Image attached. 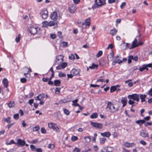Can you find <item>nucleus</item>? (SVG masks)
Listing matches in <instances>:
<instances>
[{
	"label": "nucleus",
	"mask_w": 152,
	"mask_h": 152,
	"mask_svg": "<svg viewBox=\"0 0 152 152\" xmlns=\"http://www.w3.org/2000/svg\"><path fill=\"white\" fill-rule=\"evenodd\" d=\"M106 110L110 113H114L118 110V109L115 107L114 105L110 102H108L107 106L106 107Z\"/></svg>",
	"instance_id": "1"
},
{
	"label": "nucleus",
	"mask_w": 152,
	"mask_h": 152,
	"mask_svg": "<svg viewBox=\"0 0 152 152\" xmlns=\"http://www.w3.org/2000/svg\"><path fill=\"white\" fill-rule=\"evenodd\" d=\"M105 0L102 1L101 0H95V4L93 5L92 7L93 9H94L96 8H98L105 4Z\"/></svg>",
	"instance_id": "2"
},
{
	"label": "nucleus",
	"mask_w": 152,
	"mask_h": 152,
	"mask_svg": "<svg viewBox=\"0 0 152 152\" xmlns=\"http://www.w3.org/2000/svg\"><path fill=\"white\" fill-rule=\"evenodd\" d=\"M30 32L31 34L34 35L36 34L41 35L42 33L41 28L38 27H31L30 29Z\"/></svg>",
	"instance_id": "3"
},
{
	"label": "nucleus",
	"mask_w": 152,
	"mask_h": 152,
	"mask_svg": "<svg viewBox=\"0 0 152 152\" xmlns=\"http://www.w3.org/2000/svg\"><path fill=\"white\" fill-rule=\"evenodd\" d=\"M128 98L129 99H132L133 101H136L137 102L140 100L139 94H133L129 95L128 96Z\"/></svg>",
	"instance_id": "4"
},
{
	"label": "nucleus",
	"mask_w": 152,
	"mask_h": 152,
	"mask_svg": "<svg viewBox=\"0 0 152 152\" xmlns=\"http://www.w3.org/2000/svg\"><path fill=\"white\" fill-rule=\"evenodd\" d=\"M40 14L42 18L44 19H46L48 16V12L45 9H42L40 12Z\"/></svg>",
	"instance_id": "5"
},
{
	"label": "nucleus",
	"mask_w": 152,
	"mask_h": 152,
	"mask_svg": "<svg viewBox=\"0 0 152 152\" xmlns=\"http://www.w3.org/2000/svg\"><path fill=\"white\" fill-rule=\"evenodd\" d=\"M90 124L92 126L96 129H102L103 127V124L101 123L91 121Z\"/></svg>",
	"instance_id": "6"
},
{
	"label": "nucleus",
	"mask_w": 152,
	"mask_h": 152,
	"mask_svg": "<svg viewBox=\"0 0 152 152\" xmlns=\"http://www.w3.org/2000/svg\"><path fill=\"white\" fill-rule=\"evenodd\" d=\"M50 18L54 21H56L58 18L57 13L56 12H54L50 15Z\"/></svg>",
	"instance_id": "7"
},
{
	"label": "nucleus",
	"mask_w": 152,
	"mask_h": 152,
	"mask_svg": "<svg viewBox=\"0 0 152 152\" xmlns=\"http://www.w3.org/2000/svg\"><path fill=\"white\" fill-rule=\"evenodd\" d=\"M76 10V6L74 5L70 6L69 8V11L71 13H74Z\"/></svg>",
	"instance_id": "8"
},
{
	"label": "nucleus",
	"mask_w": 152,
	"mask_h": 152,
	"mask_svg": "<svg viewBox=\"0 0 152 152\" xmlns=\"http://www.w3.org/2000/svg\"><path fill=\"white\" fill-rule=\"evenodd\" d=\"M80 71L78 69H73L71 71V73L74 76H76L79 74Z\"/></svg>",
	"instance_id": "9"
},
{
	"label": "nucleus",
	"mask_w": 152,
	"mask_h": 152,
	"mask_svg": "<svg viewBox=\"0 0 152 152\" xmlns=\"http://www.w3.org/2000/svg\"><path fill=\"white\" fill-rule=\"evenodd\" d=\"M140 135L143 137L146 138L148 137V132L143 130H142L140 133Z\"/></svg>",
	"instance_id": "10"
},
{
	"label": "nucleus",
	"mask_w": 152,
	"mask_h": 152,
	"mask_svg": "<svg viewBox=\"0 0 152 152\" xmlns=\"http://www.w3.org/2000/svg\"><path fill=\"white\" fill-rule=\"evenodd\" d=\"M17 143L19 146H22L25 144V141L24 140H23L19 139L17 140Z\"/></svg>",
	"instance_id": "11"
},
{
	"label": "nucleus",
	"mask_w": 152,
	"mask_h": 152,
	"mask_svg": "<svg viewBox=\"0 0 152 152\" xmlns=\"http://www.w3.org/2000/svg\"><path fill=\"white\" fill-rule=\"evenodd\" d=\"M63 57L61 55H59L56 57V62H57L60 61V62H62L63 61Z\"/></svg>",
	"instance_id": "12"
},
{
	"label": "nucleus",
	"mask_w": 152,
	"mask_h": 152,
	"mask_svg": "<svg viewBox=\"0 0 152 152\" xmlns=\"http://www.w3.org/2000/svg\"><path fill=\"white\" fill-rule=\"evenodd\" d=\"M139 97L141 100V102H145V99L146 98V95L145 94H139Z\"/></svg>",
	"instance_id": "13"
},
{
	"label": "nucleus",
	"mask_w": 152,
	"mask_h": 152,
	"mask_svg": "<svg viewBox=\"0 0 152 152\" xmlns=\"http://www.w3.org/2000/svg\"><path fill=\"white\" fill-rule=\"evenodd\" d=\"M127 100L126 97L122 98L121 102L123 104L122 106L123 107L126 106L127 104Z\"/></svg>",
	"instance_id": "14"
},
{
	"label": "nucleus",
	"mask_w": 152,
	"mask_h": 152,
	"mask_svg": "<svg viewBox=\"0 0 152 152\" xmlns=\"http://www.w3.org/2000/svg\"><path fill=\"white\" fill-rule=\"evenodd\" d=\"M48 23L49 26H54L55 24H57L58 23V22L54 20L50 21L48 22Z\"/></svg>",
	"instance_id": "15"
},
{
	"label": "nucleus",
	"mask_w": 152,
	"mask_h": 152,
	"mask_svg": "<svg viewBox=\"0 0 152 152\" xmlns=\"http://www.w3.org/2000/svg\"><path fill=\"white\" fill-rule=\"evenodd\" d=\"M135 145V144L134 143H129L127 142H126L124 143V145L125 147L129 148L130 147H132L133 146Z\"/></svg>",
	"instance_id": "16"
},
{
	"label": "nucleus",
	"mask_w": 152,
	"mask_h": 152,
	"mask_svg": "<svg viewBox=\"0 0 152 152\" xmlns=\"http://www.w3.org/2000/svg\"><path fill=\"white\" fill-rule=\"evenodd\" d=\"M100 134L102 136L107 137H109L111 135L110 133L109 132L101 133Z\"/></svg>",
	"instance_id": "17"
},
{
	"label": "nucleus",
	"mask_w": 152,
	"mask_h": 152,
	"mask_svg": "<svg viewBox=\"0 0 152 152\" xmlns=\"http://www.w3.org/2000/svg\"><path fill=\"white\" fill-rule=\"evenodd\" d=\"M117 30L115 28L111 29L110 31V34L112 36H114L116 34Z\"/></svg>",
	"instance_id": "18"
},
{
	"label": "nucleus",
	"mask_w": 152,
	"mask_h": 152,
	"mask_svg": "<svg viewBox=\"0 0 152 152\" xmlns=\"http://www.w3.org/2000/svg\"><path fill=\"white\" fill-rule=\"evenodd\" d=\"M110 148L111 149L112 148L110 147L103 148L102 149L101 151L102 152H110V151L108 149Z\"/></svg>",
	"instance_id": "19"
},
{
	"label": "nucleus",
	"mask_w": 152,
	"mask_h": 152,
	"mask_svg": "<svg viewBox=\"0 0 152 152\" xmlns=\"http://www.w3.org/2000/svg\"><path fill=\"white\" fill-rule=\"evenodd\" d=\"M61 83V82L60 80H56L54 81V84L55 86H58L60 85Z\"/></svg>",
	"instance_id": "20"
},
{
	"label": "nucleus",
	"mask_w": 152,
	"mask_h": 152,
	"mask_svg": "<svg viewBox=\"0 0 152 152\" xmlns=\"http://www.w3.org/2000/svg\"><path fill=\"white\" fill-rule=\"evenodd\" d=\"M3 83L5 87H7L8 85V81L6 79H4L3 81Z\"/></svg>",
	"instance_id": "21"
},
{
	"label": "nucleus",
	"mask_w": 152,
	"mask_h": 152,
	"mask_svg": "<svg viewBox=\"0 0 152 152\" xmlns=\"http://www.w3.org/2000/svg\"><path fill=\"white\" fill-rule=\"evenodd\" d=\"M145 122V121L144 120H141L137 121L136 122L137 124L140 125L144 123Z\"/></svg>",
	"instance_id": "22"
},
{
	"label": "nucleus",
	"mask_w": 152,
	"mask_h": 152,
	"mask_svg": "<svg viewBox=\"0 0 152 152\" xmlns=\"http://www.w3.org/2000/svg\"><path fill=\"white\" fill-rule=\"evenodd\" d=\"M53 130L55 131L57 133H59L60 132V130L56 124Z\"/></svg>",
	"instance_id": "23"
},
{
	"label": "nucleus",
	"mask_w": 152,
	"mask_h": 152,
	"mask_svg": "<svg viewBox=\"0 0 152 152\" xmlns=\"http://www.w3.org/2000/svg\"><path fill=\"white\" fill-rule=\"evenodd\" d=\"M8 106L10 108L14 107L15 106L14 102L12 101L10 102L8 104Z\"/></svg>",
	"instance_id": "24"
},
{
	"label": "nucleus",
	"mask_w": 152,
	"mask_h": 152,
	"mask_svg": "<svg viewBox=\"0 0 152 152\" xmlns=\"http://www.w3.org/2000/svg\"><path fill=\"white\" fill-rule=\"evenodd\" d=\"M4 122H6L7 123L10 124L11 123V118L8 117L7 118H4Z\"/></svg>",
	"instance_id": "25"
},
{
	"label": "nucleus",
	"mask_w": 152,
	"mask_h": 152,
	"mask_svg": "<svg viewBox=\"0 0 152 152\" xmlns=\"http://www.w3.org/2000/svg\"><path fill=\"white\" fill-rule=\"evenodd\" d=\"M56 125V124H53L52 123H50L48 124V127L51 129H53L55 126Z\"/></svg>",
	"instance_id": "26"
},
{
	"label": "nucleus",
	"mask_w": 152,
	"mask_h": 152,
	"mask_svg": "<svg viewBox=\"0 0 152 152\" xmlns=\"http://www.w3.org/2000/svg\"><path fill=\"white\" fill-rule=\"evenodd\" d=\"M98 117V114L96 113H93L91 115L90 118H91L94 119L97 118Z\"/></svg>",
	"instance_id": "27"
},
{
	"label": "nucleus",
	"mask_w": 152,
	"mask_h": 152,
	"mask_svg": "<svg viewBox=\"0 0 152 152\" xmlns=\"http://www.w3.org/2000/svg\"><path fill=\"white\" fill-rule=\"evenodd\" d=\"M43 26L44 27L47 28L49 26V23L48 21H45L42 23Z\"/></svg>",
	"instance_id": "28"
},
{
	"label": "nucleus",
	"mask_w": 152,
	"mask_h": 152,
	"mask_svg": "<svg viewBox=\"0 0 152 152\" xmlns=\"http://www.w3.org/2000/svg\"><path fill=\"white\" fill-rule=\"evenodd\" d=\"M98 66V65L93 64L91 66H89V67L91 69H96Z\"/></svg>",
	"instance_id": "29"
},
{
	"label": "nucleus",
	"mask_w": 152,
	"mask_h": 152,
	"mask_svg": "<svg viewBox=\"0 0 152 152\" xmlns=\"http://www.w3.org/2000/svg\"><path fill=\"white\" fill-rule=\"evenodd\" d=\"M117 89V88H116V86H112L110 89V92L111 93H112L114 92L115 91H116Z\"/></svg>",
	"instance_id": "30"
},
{
	"label": "nucleus",
	"mask_w": 152,
	"mask_h": 152,
	"mask_svg": "<svg viewBox=\"0 0 152 152\" xmlns=\"http://www.w3.org/2000/svg\"><path fill=\"white\" fill-rule=\"evenodd\" d=\"M84 139H85V142L86 143H88L90 141L91 137L89 136L85 137Z\"/></svg>",
	"instance_id": "31"
},
{
	"label": "nucleus",
	"mask_w": 152,
	"mask_h": 152,
	"mask_svg": "<svg viewBox=\"0 0 152 152\" xmlns=\"http://www.w3.org/2000/svg\"><path fill=\"white\" fill-rule=\"evenodd\" d=\"M90 19L89 18L86 19L85 21V23L86 26H90Z\"/></svg>",
	"instance_id": "32"
},
{
	"label": "nucleus",
	"mask_w": 152,
	"mask_h": 152,
	"mask_svg": "<svg viewBox=\"0 0 152 152\" xmlns=\"http://www.w3.org/2000/svg\"><path fill=\"white\" fill-rule=\"evenodd\" d=\"M133 58V56L132 55H130L128 56V64H130L132 62V60Z\"/></svg>",
	"instance_id": "33"
},
{
	"label": "nucleus",
	"mask_w": 152,
	"mask_h": 152,
	"mask_svg": "<svg viewBox=\"0 0 152 152\" xmlns=\"http://www.w3.org/2000/svg\"><path fill=\"white\" fill-rule=\"evenodd\" d=\"M21 38V35L19 34L18 37H17L15 38V41L17 42H20V40Z\"/></svg>",
	"instance_id": "34"
},
{
	"label": "nucleus",
	"mask_w": 152,
	"mask_h": 152,
	"mask_svg": "<svg viewBox=\"0 0 152 152\" xmlns=\"http://www.w3.org/2000/svg\"><path fill=\"white\" fill-rule=\"evenodd\" d=\"M114 56V54L113 52H111L109 55H108V57L110 58L111 60L113 59Z\"/></svg>",
	"instance_id": "35"
},
{
	"label": "nucleus",
	"mask_w": 152,
	"mask_h": 152,
	"mask_svg": "<svg viewBox=\"0 0 152 152\" xmlns=\"http://www.w3.org/2000/svg\"><path fill=\"white\" fill-rule=\"evenodd\" d=\"M61 88L56 87L55 89V92L56 94H58L60 93Z\"/></svg>",
	"instance_id": "36"
},
{
	"label": "nucleus",
	"mask_w": 152,
	"mask_h": 152,
	"mask_svg": "<svg viewBox=\"0 0 152 152\" xmlns=\"http://www.w3.org/2000/svg\"><path fill=\"white\" fill-rule=\"evenodd\" d=\"M39 96H40V101L43 100L45 98V94L44 93H42L39 94Z\"/></svg>",
	"instance_id": "37"
},
{
	"label": "nucleus",
	"mask_w": 152,
	"mask_h": 152,
	"mask_svg": "<svg viewBox=\"0 0 152 152\" xmlns=\"http://www.w3.org/2000/svg\"><path fill=\"white\" fill-rule=\"evenodd\" d=\"M48 148L51 149H53L55 148V146L53 144H50L48 146Z\"/></svg>",
	"instance_id": "38"
},
{
	"label": "nucleus",
	"mask_w": 152,
	"mask_h": 152,
	"mask_svg": "<svg viewBox=\"0 0 152 152\" xmlns=\"http://www.w3.org/2000/svg\"><path fill=\"white\" fill-rule=\"evenodd\" d=\"M102 51L101 50L99 51L98 53L96 54V56L97 57H99L102 55Z\"/></svg>",
	"instance_id": "39"
},
{
	"label": "nucleus",
	"mask_w": 152,
	"mask_h": 152,
	"mask_svg": "<svg viewBox=\"0 0 152 152\" xmlns=\"http://www.w3.org/2000/svg\"><path fill=\"white\" fill-rule=\"evenodd\" d=\"M39 129V127L38 126H35L33 128V131L34 132L38 131Z\"/></svg>",
	"instance_id": "40"
},
{
	"label": "nucleus",
	"mask_w": 152,
	"mask_h": 152,
	"mask_svg": "<svg viewBox=\"0 0 152 152\" xmlns=\"http://www.w3.org/2000/svg\"><path fill=\"white\" fill-rule=\"evenodd\" d=\"M99 63L100 66H103L105 64V61L104 60L102 59L100 61Z\"/></svg>",
	"instance_id": "41"
},
{
	"label": "nucleus",
	"mask_w": 152,
	"mask_h": 152,
	"mask_svg": "<svg viewBox=\"0 0 152 152\" xmlns=\"http://www.w3.org/2000/svg\"><path fill=\"white\" fill-rule=\"evenodd\" d=\"M13 118L16 120H18L19 118V115L18 113L15 114L13 116Z\"/></svg>",
	"instance_id": "42"
},
{
	"label": "nucleus",
	"mask_w": 152,
	"mask_h": 152,
	"mask_svg": "<svg viewBox=\"0 0 152 152\" xmlns=\"http://www.w3.org/2000/svg\"><path fill=\"white\" fill-rule=\"evenodd\" d=\"M136 42H135L134 41H133L132 43V47L130 48V49L134 48L138 46V45L136 44Z\"/></svg>",
	"instance_id": "43"
},
{
	"label": "nucleus",
	"mask_w": 152,
	"mask_h": 152,
	"mask_svg": "<svg viewBox=\"0 0 152 152\" xmlns=\"http://www.w3.org/2000/svg\"><path fill=\"white\" fill-rule=\"evenodd\" d=\"M78 139V138L77 137L73 136L72 137L71 139L72 141H75L77 140Z\"/></svg>",
	"instance_id": "44"
},
{
	"label": "nucleus",
	"mask_w": 152,
	"mask_h": 152,
	"mask_svg": "<svg viewBox=\"0 0 152 152\" xmlns=\"http://www.w3.org/2000/svg\"><path fill=\"white\" fill-rule=\"evenodd\" d=\"M64 113L66 115H69L70 113V112L66 109H64Z\"/></svg>",
	"instance_id": "45"
},
{
	"label": "nucleus",
	"mask_w": 152,
	"mask_h": 152,
	"mask_svg": "<svg viewBox=\"0 0 152 152\" xmlns=\"http://www.w3.org/2000/svg\"><path fill=\"white\" fill-rule=\"evenodd\" d=\"M146 94L150 95L151 96H152V88L148 91V92L146 93Z\"/></svg>",
	"instance_id": "46"
},
{
	"label": "nucleus",
	"mask_w": 152,
	"mask_h": 152,
	"mask_svg": "<svg viewBox=\"0 0 152 152\" xmlns=\"http://www.w3.org/2000/svg\"><path fill=\"white\" fill-rule=\"evenodd\" d=\"M78 101V99H75L74 100H73L72 101V102H73V103L72 104V105L73 106H75V104H76V103H77V102Z\"/></svg>",
	"instance_id": "47"
},
{
	"label": "nucleus",
	"mask_w": 152,
	"mask_h": 152,
	"mask_svg": "<svg viewBox=\"0 0 152 152\" xmlns=\"http://www.w3.org/2000/svg\"><path fill=\"white\" fill-rule=\"evenodd\" d=\"M61 65V66H62V68L63 69L65 68L67 66V64L66 62H63Z\"/></svg>",
	"instance_id": "48"
},
{
	"label": "nucleus",
	"mask_w": 152,
	"mask_h": 152,
	"mask_svg": "<svg viewBox=\"0 0 152 152\" xmlns=\"http://www.w3.org/2000/svg\"><path fill=\"white\" fill-rule=\"evenodd\" d=\"M66 74L62 73H60L58 74V76L60 77H65Z\"/></svg>",
	"instance_id": "49"
},
{
	"label": "nucleus",
	"mask_w": 152,
	"mask_h": 152,
	"mask_svg": "<svg viewBox=\"0 0 152 152\" xmlns=\"http://www.w3.org/2000/svg\"><path fill=\"white\" fill-rule=\"evenodd\" d=\"M80 149L76 147L73 150L72 152H80Z\"/></svg>",
	"instance_id": "50"
},
{
	"label": "nucleus",
	"mask_w": 152,
	"mask_h": 152,
	"mask_svg": "<svg viewBox=\"0 0 152 152\" xmlns=\"http://www.w3.org/2000/svg\"><path fill=\"white\" fill-rule=\"evenodd\" d=\"M100 142L102 143H104L105 142V141L106 139L105 138H102L100 139Z\"/></svg>",
	"instance_id": "51"
},
{
	"label": "nucleus",
	"mask_w": 152,
	"mask_h": 152,
	"mask_svg": "<svg viewBox=\"0 0 152 152\" xmlns=\"http://www.w3.org/2000/svg\"><path fill=\"white\" fill-rule=\"evenodd\" d=\"M41 131L42 134H45L46 133V130L44 127L41 128Z\"/></svg>",
	"instance_id": "52"
},
{
	"label": "nucleus",
	"mask_w": 152,
	"mask_h": 152,
	"mask_svg": "<svg viewBox=\"0 0 152 152\" xmlns=\"http://www.w3.org/2000/svg\"><path fill=\"white\" fill-rule=\"evenodd\" d=\"M35 151L37 152H42V148H36V150Z\"/></svg>",
	"instance_id": "53"
},
{
	"label": "nucleus",
	"mask_w": 152,
	"mask_h": 152,
	"mask_svg": "<svg viewBox=\"0 0 152 152\" xmlns=\"http://www.w3.org/2000/svg\"><path fill=\"white\" fill-rule=\"evenodd\" d=\"M126 5V3L125 2H124L122 3L120 5V8L123 9Z\"/></svg>",
	"instance_id": "54"
},
{
	"label": "nucleus",
	"mask_w": 152,
	"mask_h": 152,
	"mask_svg": "<svg viewBox=\"0 0 152 152\" xmlns=\"http://www.w3.org/2000/svg\"><path fill=\"white\" fill-rule=\"evenodd\" d=\"M14 124V123H12L11 124H8L6 126V127L8 129H9Z\"/></svg>",
	"instance_id": "55"
},
{
	"label": "nucleus",
	"mask_w": 152,
	"mask_h": 152,
	"mask_svg": "<svg viewBox=\"0 0 152 152\" xmlns=\"http://www.w3.org/2000/svg\"><path fill=\"white\" fill-rule=\"evenodd\" d=\"M14 143H15V142H14L13 140H11L10 141L8 142H6V144L7 145H11V144H14Z\"/></svg>",
	"instance_id": "56"
},
{
	"label": "nucleus",
	"mask_w": 152,
	"mask_h": 152,
	"mask_svg": "<svg viewBox=\"0 0 152 152\" xmlns=\"http://www.w3.org/2000/svg\"><path fill=\"white\" fill-rule=\"evenodd\" d=\"M20 80L21 82L22 83H25L27 81L26 79L25 78H21Z\"/></svg>",
	"instance_id": "57"
},
{
	"label": "nucleus",
	"mask_w": 152,
	"mask_h": 152,
	"mask_svg": "<svg viewBox=\"0 0 152 152\" xmlns=\"http://www.w3.org/2000/svg\"><path fill=\"white\" fill-rule=\"evenodd\" d=\"M128 103L129 104L132 105L134 104L135 103L133 100H129L128 101Z\"/></svg>",
	"instance_id": "58"
},
{
	"label": "nucleus",
	"mask_w": 152,
	"mask_h": 152,
	"mask_svg": "<svg viewBox=\"0 0 152 152\" xmlns=\"http://www.w3.org/2000/svg\"><path fill=\"white\" fill-rule=\"evenodd\" d=\"M69 58L71 60H73L75 59V57L74 55L71 54L69 56Z\"/></svg>",
	"instance_id": "59"
},
{
	"label": "nucleus",
	"mask_w": 152,
	"mask_h": 152,
	"mask_svg": "<svg viewBox=\"0 0 152 152\" xmlns=\"http://www.w3.org/2000/svg\"><path fill=\"white\" fill-rule=\"evenodd\" d=\"M140 143L143 145H146V142L143 140H140Z\"/></svg>",
	"instance_id": "60"
},
{
	"label": "nucleus",
	"mask_w": 152,
	"mask_h": 152,
	"mask_svg": "<svg viewBox=\"0 0 152 152\" xmlns=\"http://www.w3.org/2000/svg\"><path fill=\"white\" fill-rule=\"evenodd\" d=\"M38 140L37 139H36L35 140H32L31 142V143L34 144L37 143L38 142Z\"/></svg>",
	"instance_id": "61"
},
{
	"label": "nucleus",
	"mask_w": 152,
	"mask_h": 152,
	"mask_svg": "<svg viewBox=\"0 0 152 152\" xmlns=\"http://www.w3.org/2000/svg\"><path fill=\"white\" fill-rule=\"evenodd\" d=\"M145 126L152 125V122H146L145 124Z\"/></svg>",
	"instance_id": "62"
},
{
	"label": "nucleus",
	"mask_w": 152,
	"mask_h": 152,
	"mask_svg": "<svg viewBox=\"0 0 152 152\" xmlns=\"http://www.w3.org/2000/svg\"><path fill=\"white\" fill-rule=\"evenodd\" d=\"M138 56H136L134 57L133 56V60L135 61H137L138 60Z\"/></svg>",
	"instance_id": "63"
},
{
	"label": "nucleus",
	"mask_w": 152,
	"mask_h": 152,
	"mask_svg": "<svg viewBox=\"0 0 152 152\" xmlns=\"http://www.w3.org/2000/svg\"><path fill=\"white\" fill-rule=\"evenodd\" d=\"M15 151V149L14 148L10 149L9 150H7V152H14Z\"/></svg>",
	"instance_id": "64"
}]
</instances>
